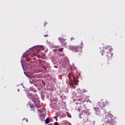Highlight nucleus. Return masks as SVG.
<instances>
[{
	"instance_id": "obj_1",
	"label": "nucleus",
	"mask_w": 125,
	"mask_h": 125,
	"mask_svg": "<svg viewBox=\"0 0 125 125\" xmlns=\"http://www.w3.org/2000/svg\"><path fill=\"white\" fill-rule=\"evenodd\" d=\"M85 100L84 99L82 98V97H79V100L76 103V109L79 112L82 111V113L79 115L80 119H83L84 122H87L88 118L90 116V113L88 111V110L86 109L85 107Z\"/></svg>"
},
{
	"instance_id": "obj_2",
	"label": "nucleus",
	"mask_w": 125,
	"mask_h": 125,
	"mask_svg": "<svg viewBox=\"0 0 125 125\" xmlns=\"http://www.w3.org/2000/svg\"><path fill=\"white\" fill-rule=\"evenodd\" d=\"M105 49V50H104V53L106 56L108 61L107 64H109V62L111 61L112 58H113V54H112L113 49L111 47V46H108Z\"/></svg>"
},
{
	"instance_id": "obj_3",
	"label": "nucleus",
	"mask_w": 125,
	"mask_h": 125,
	"mask_svg": "<svg viewBox=\"0 0 125 125\" xmlns=\"http://www.w3.org/2000/svg\"><path fill=\"white\" fill-rule=\"evenodd\" d=\"M69 49L74 52H82L83 51V46L77 45L72 46L70 45Z\"/></svg>"
},
{
	"instance_id": "obj_4",
	"label": "nucleus",
	"mask_w": 125,
	"mask_h": 125,
	"mask_svg": "<svg viewBox=\"0 0 125 125\" xmlns=\"http://www.w3.org/2000/svg\"><path fill=\"white\" fill-rule=\"evenodd\" d=\"M108 117L105 118L106 124H107L109 125H114V119H113V115L110 113L107 114Z\"/></svg>"
},
{
	"instance_id": "obj_5",
	"label": "nucleus",
	"mask_w": 125,
	"mask_h": 125,
	"mask_svg": "<svg viewBox=\"0 0 125 125\" xmlns=\"http://www.w3.org/2000/svg\"><path fill=\"white\" fill-rule=\"evenodd\" d=\"M59 41L61 42V45L63 46H65L67 44V41H66V39L62 38V37L59 38Z\"/></svg>"
},
{
	"instance_id": "obj_6",
	"label": "nucleus",
	"mask_w": 125,
	"mask_h": 125,
	"mask_svg": "<svg viewBox=\"0 0 125 125\" xmlns=\"http://www.w3.org/2000/svg\"><path fill=\"white\" fill-rule=\"evenodd\" d=\"M105 104H106V103H104V102L101 103L99 104L100 107H101V108H104Z\"/></svg>"
},
{
	"instance_id": "obj_7",
	"label": "nucleus",
	"mask_w": 125,
	"mask_h": 125,
	"mask_svg": "<svg viewBox=\"0 0 125 125\" xmlns=\"http://www.w3.org/2000/svg\"><path fill=\"white\" fill-rule=\"evenodd\" d=\"M22 57L24 58H25L26 59V60L27 61V62H29V61H30V60H31V59H30V58H29V56H23Z\"/></svg>"
},
{
	"instance_id": "obj_8",
	"label": "nucleus",
	"mask_w": 125,
	"mask_h": 125,
	"mask_svg": "<svg viewBox=\"0 0 125 125\" xmlns=\"http://www.w3.org/2000/svg\"><path fill=\"white\" fill-rule=\"evenodd\" d=\"M64 48L63 47H61L57 50V51H60V52H63V50Z\"/></svg>"
},
{
	"instance_id": "obj_9",
	"label": "nucleus",
	"mask_w": 125,
	"mask_h": 125,
	"mask_svg": "<svg viewBox=\"0 0 125 125\" xmlns=\"http://www.w3.org/2000/svg\"><path fill=\"white\" fill-rule=\"evenodd\" d=\"M38 111H40V113H42V112L45 111V108H43L42 109H38Z\"/></svg>"
},
{
	"instance_id": "obj_10",
	"label": "nucleus",
	"mask_w": 125,
	"mask_h": 125,
	"mask_svg": "<svg viewBox=\"0 0 125 125\" xmlns=\"http://www.w3.org/2000/svg\"><path fill=\"white\" fill-rule=\"evenodd\" d=\"M36 106L37 107V108H41V107H42V104H36V103H35Z\"/></svg>"
},
{
	"instance_id": "obj_11",
	"label": "nucleus",
	"mask_w": 125,
	"mask_h": 125,
	"mask_svg": "<svg viewBox=\"0 0 125 125\" xmlns=\"http://www.w3.org/2000/svg\"><path fill=\"white\" fill-rule=\"evenodd\" d=\"M29 106L31 109H34V108H35V105L32 104H29Z\"/></svg>"
},
{
	"instance_id": "obj_12",
	"label": "nucleus",
	"mask_w": 125,
	"mask_h": 125,
	"mask_svg": "<svg viewBox=\"0 0 125 125\" xmlns=\"http://www.w3.org/2000/svg\"><path fill=\"white\" fill-rule=\"evenodd\" d=\"M49 123V118H47L45 120V124H48Z\"/></svg>"
},
{
	"instance_id": "obj_13",
	"label": "nucleus",
	"mask_w": 125,
	"mask_h": 125,
	"mask_svg": "<svg viewBox=\"0 0 125 125\" xmlns=\"http://www.w3.org/2000/svg\"><path fill=\"white\" fill-rule=\"evenodd\" d=\"M40 48L41 50H44V49H45V48H44V46H41Z\"/></svg>"
},
{
	"instance_id": "obj_14",
	"label": "nucleus",
	"mask_w": 125,
	"mask_h": 125,
	"mask_svg": "<svg viewBox=\"0 0 125 125\" xmlns=\"http://www.w3.org/2000/svg\"><path fill=\"white\" fill-rule=\"evenodd\" d=\"M54 125H59V123H58V122H55L54 124Z\"/></svg>"
},
{
	"instance_id": "obj_15",
	"label": "nucleus",
	"mask_w": 125,
	"mask_h": 125,
	"mask_svg": "<svg viewBox=\"0 0 125 125\" xmlns=\"http://www.w3.org/2000/svg\"><path fill=\"white\" fill-rule=\"evenodd\" d=\"M24 120H26V122H27V123H28V119H26V118H23V119H22V121H24Z\"/></svg>"
},
{
	"instance_id": "obj_16",
	"label": "nucleus",
	"mask_w": 125,
	"mask_h": 125,
	"mask_svg": "<svg viewBox=\"0 0 125 125\" xmlns=\"http://www.w3.org/2000/svg\"><path fill=\"white\" fill-rule=\"evenodd\" d=\"M46 25H47V22H45L44 23V26H46Z\"/></svg>"
},
{
	"instance_id": "obj_17",
	"label": "nucleus",
	"mask_w": 125,
	"mask_h": 125,
	"mask_svg": "<svg viewBox=\"0 0 125 125\" xmlns=\"http://www.w3.org/2000/svg\"><path fill=\"white\" fill-rule=\"evenodd\" d=\"M43 36H44V37H48V35H47V34L44 35Z\"/></svg>"
},
{
	"instance_id": "obj_18",
	"label": "nucleus",
	"mask_w": 125,
	"mask_h": 125,
	"mask_svg": "<svg viewBox=\"0 0 125 125\" xmlns=\"http://www.w3.org/2000/svg\"><path fill=\"white\" fill-rule=\"evenodd\" d=\"M72 40H75V38L72 37V38H71V41H72Z\"/></svg>"
},
{
	"instance_id": "obj_19",
	"label": "nucleus",
	"mask_w": 125,
	"mask_h": 125,
	"mask_svg": "<svg viewBox=\"0 0 125 125\" xmlns=\"http://www.w3.org/2000/svg\"><path fill=\"white\" fill-rule=\"evenodd\" d=\"M55 47L57 48V47H59V46L58 45H57V46H55Z\"/></svg>"
},
{
	"instance_id": "obj_20",
	"label": "nucleus",
	"mask_w": 125,
	"mask_h": 125,
	"mask_svg": "<svg viewBox=\"0 0 125 125\" xmlns=\"http://www.w3.org/2000/svg\"><path fill=\"white\" fill-rule=\"evenodd\" d=\"M81 44H82V45H83V43L82 42Z\"/></svg>"
},
{
	"instance_id": "obj_21",
	"label": "nucleus",
	"mask_w": 125,
	"mask_h": 125,
	"mask_svg": "<svg viewBox=\"0 0 125 125\" xmlns=\"http://www.w3.org/2000/svg\"><path fill=\"white\" fill-rule=\"evenodd\" d=\"M30 83H33V82H31V81H30Z\"/></svg>"
},
{
	"instance_id": "obj_22",
	"label": "nucleus",
	"mask_w": 125,
	"mask_h": 125,
	"mask_svg": "<svg viewBox=\"0 0 125 125\" xmlns=\"http://www.w3.org/2000/svg\"><path fill=\"white\" fill-rule=\"evenodd\" d=\"M49 125H52V124H50Z\"/></svg>"
},
{
	"instance_id": "obj_23",
	"label": "nucleus",
	"mask_w": 125,
	"mask_h": 125,
	"mask_svg": "<svg viewBox=\"0 0 125 125\" xmlns=\"http://www.w3.org/2000/svg\"><path fill=\"white\" fill-rule=\"evenodd\" d=\"M18 91H19V89H18Z\"/></svg>"
}]
</instances>
